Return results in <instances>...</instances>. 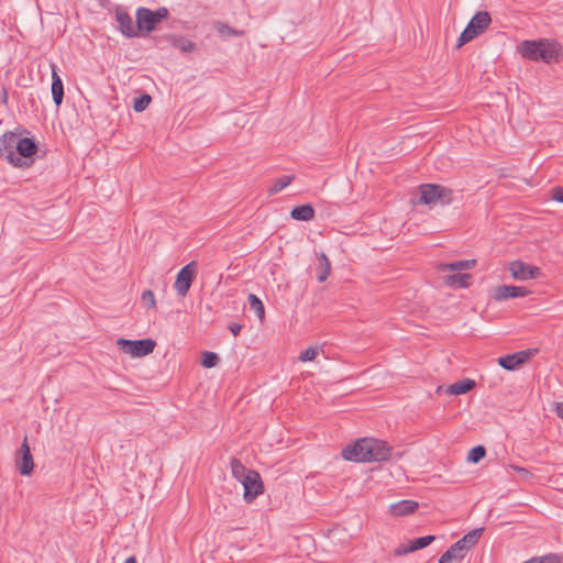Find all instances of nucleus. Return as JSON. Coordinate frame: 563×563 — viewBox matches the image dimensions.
Masks as SVG:
<instances>
[{"label":"nucleus","instance_id":"c85d7f7f","mask_svg":"<svg viewBox=\"0 0 563 563\" xmlns=\"http://www.w3.org/2000/svg\"><path fill=\"white\" fill-rule=\"evenodd\" d=\"M295 176L294 175H285L282 177H278L274 180L272 187L268 189L269 195H275L286 188Z\"/></svg>","mask_w":563,"mask_h":563},{"label":"nucleus","instance_id":"dca6fc26","mask_svg":"<svg viewBox=\"0 0 563 563\" xmlns=\"http://www.w3.org/2000/svg\"><path fill=\"white\" fill-rule=\"evenodd\" d=\"M52 70V97L56 107H59L64 100V84L57 73V66L55 63H51Z\"/></svg>","mask_w":563,"mask_h":563},{"label":"nucleus","instance_id":"0eeeda50","mask_svg":"<svg viewBox=\"0 0 563 563\" xmlns=\"http://www.w3.org/2000/svg\"><path fill=\"white\" fill-rule=\"evenodd\" d=\"M508 271L517 280L537 279L542 275L539 267L527 264L519 260L510 262Z\"/></svg>","mask_w":563,"mask_h":563},{"label":"nucleus","instance_id":"aec40b11","mask_svg":"<svg viewBox=\"0 0 563 563\" xmlns=\"http://www.w3.org/2000/svg\"><path fill=\"white\" fill-rule=\"evenodd\" d=\"M473 282V275L468 273H455L444 277V284L449 287L465 288Z\"/></svg>","mask_w":563,"mask_h":563},{"label":"nucleus","instance_id":"6ab92c4d","mask_svg":"<svg viewBox=\"0 0 563 563\" xmlns=\"http://www.w3.org/2000/svg\"><path fill=\"white\" fill-rule=\"evenodd\" d=\"M476 265L475 260H461L452 263H440L438 265V271L440 272H457L462 273L463 271H468L474 268Z\"/></svg>","mask_w":563,"mask_h":563},{"label":"nucleus","instance_id":"423d86ee","mask_svg":"<svg viewBox=\"0 0 563 563\" xmlns=\"http://www.w3.org/2000/svg\"><path fill=\"white\" fill-rule=\"evenodd\" d=\"M196 273V262H190L178 272L174 286L179 296L184 297L187 295L194 282Z\"/></svg>","mask_w":563,"mask_h":563},{"label":"nucleus","instance_id":"9b49d317","mask_svg":"<svg viewBox=\"0 0 563 563\" xmlns=\"http://www.w3.org/2000/svg\"><path fill=\"white\" fill-rule=\"evenodd\" d=\"M20 456L16 457L15 464L21 475L29 476L33 472L34 461L31 454L27 438L25 437L19 450Z\"/></svg>","mask_w":563,"mask_h":563},{"label":"nucleus","instance_id":"f257e3e1","mask_svg":"<svg viewBox=\"0 0 563 563\" xmlns=\"http://www.w3.org/2000/svg\"><path fill=\"white\" fill-rule=\"evenodd\" d=\"M391 455V448L383 440L363 438L342 450V456L353 462H383Z\"/></svg>","mask_w":563,"mask_h":563},{"label":"nucleus","instance_id":"1a4fd4ad","mask_svg":"<svg viewBox=\"0 0 563 563\" xmlns=\"http://www.w3.org/2000/svg\"><path fill=\"white\" fill-rule=\"evenodd\" d=\"M242 485L244 487V499L247 503L253 501L264 489L262 478L256 471H249V475L244 478Z\"/></svg>","mask_w":563,"mask_h":563},{"label":"nucleus","instance_id":"a19ab883","mask_svg":"<svg viewBox=\"0 0 563 563\" xmlns=\"http://www.w3.org/2000/svg\"><path fill=\"white\" fill-rule=\"evenodd\" d=\"M124 563H137V561L135 556H129Z\"/></svg>","mask_w":563,"mask_h":563},{"label":"nucleus","instance_id":"cd10ccee","mask_svg":"<svg viewBox=\"0 0 563 563\" xmlns=\"http://www.w3.org/2000/svg\"><path fill=\"white\" fill-rule=\"evenodd\" d=\"M232 475L241 483L244 482V478L247 477L249 471L243 463L236 459L233 457L230 462Z\"/></svg>","mask_w":563,"mask_h":563},{"label":"nucleus","instance_id":"79ce46f5","mask_svg":"<svg viewBox=\"0 0 563 563\" xmlns=\"http://www.w3.org/2000/svg\"><path fill=\"white\" fill-rule=\"evenodd\" d=\"M2 102H3V103H7V102H8V92H7V90H5V89H3Z\"/></svg>","mask_w":563,"mask_h":563},{"label":"nucleus","instance_id":"a211bd4d","mask_svg":"<svg viewBox=\"0 0 563 563\" xmlns=\"http://www.w3.org/2000/svg\"><path fill=\"white\" fill-rule=\"evenodd\" d=\"M418 503L415 500H400L398 503L391 504L389 507V511L393 516H407L413 514L418 509Z\"/></svg>","mask_w":563,"mask_h":563},{"label":"nucleus","instance_id":"5701e85b","mask_svg":"<svg viewBox=\"0 0 563 563\" xmlns=\"http://www.w3.org/2000/svg\"><path fill=\"white\" fill-rule=\"evenodd\" d=\"M290 217L298 221H310L314 218V209L310 203L295 207Z\"/></svg>","mask_w":563,"mask_h":563},{"label":"nucleus","instance_id":"7ed1b4c3","mask_svg":"<svg viewBox=\"0 0 563 563\" xmlns=\"http://www.w3.org/2000/svg\"><path fill=\"white\" fill-rule=\"evenodd\" d=\"M420 199L419 202L423 205H448L452 201V189L437 185V184H422L419 186Z\"/></svg>","mask_w":563,"mask_h":563},{"label":"nucleus","instance_id":"4c0bfd02","mask_svg":"<svg viewBox=\"0 0 563 563\" xmlns=\"http://www.w3.org/2000/svg\"><path fill=\"white\" fill-rule=\"evenodd\" d=\"M551 197L553 200L563 203V187H553L551 190Z\"/></svg>","mask_w":563,"mask_h":563},{"label":"nucleus","instance_id":"f03ea898","mask_svg":"<svg viewBox=\"0 0 563 563\" xmlns=\"http://www.w3.org/2000/svg\"><path fill=\"white\" fill-rule=\"evenodd\" d=\"M135 16L139 32L150 33L155 30L159 22L169 16V11L165 7H161L155 11L140 7L136 10Z\"/></svg>","mask_w":563,"mask_h":563},{"label":"nucleus","instance_id":"72a5a7b5","mask_svg":"<svg viewBox=\"0 0 563 563\" xmlns=\"http://www.w3.org/2000/svg\"><path fill=\"white\" fill-rule=\"evenodd\" d=\"M486 455V450L483 445L474 446L470 450L467 460L472 463H478Z\"/></svg>","mask_w":563,"mask_h":563},{"label":"nucleus","instance_id":"4be33fe9","mask_svg":"<svg viewBox=\"0 0 563 563\" xmlns=\"http://www.w3.org/2000/svg\"><path fill=\"white\" fill-rule=\"evenodd\" d=\"M484 529L477 528L467 532L456 542L461 545V548L467 553L477 542L479 541Z\"/></svg>","mask_w":563,"mask_h":563},{"label":"nucleus","instance_id":"ea45409f","mask_svg":"<svg viewBox=\"0 0 563 563\" xmlns=\"http://www.w3.org/2000/svg\"><path fill=\"white\" fill-rule=\"evenodd\" d=\"M554 411L556 416L563 420V402H558Z\"/></svg>","mask_w":563,"mask_h":563},{"label":"nucleus","instance_id":"c756f323","mask_svg":"<svg viewBox=\"0 0 563 563\" xmlns=\"http://www.w3.org/2000/svg\"><path fill=\"white\" fill-rule=\"evenodd\" d=\"M478 35H479L478 31H475L473 29V25L471 26L470 24H467L466 27L461 33L459 40H457L456 48L462 47L463 45H465L466 43L471 42L472 40H474Z\"/></svg>","mask_w":563,"mask_h":563},{"label":"nucleus","instance_id":"f8f14e48","mask_svg":"<svg viewBox=\"0 0 563 563\" xmlns=\"http://www.w3.org/2000/svg\"><path fill=\"white\" fill-rule=\"evenodd\" d=\"M531 291L526 287L512 286V285H500L497 286L492 295V298L496 301H504L510 298L526 297Z\"/></svg>","mask_w":563,"mask_h":563},{"label":"nucleus","instance_id":"7c9ffc66","mask_svg":"<svg viewBox=\"0 0 563 563\" xmlns=\"http://www.w3.org/2000/svg\"><path fill=\"white\" fill-rule=\"evenodd\" d=\"M247 299L250 308L255 311L260 320H263L265 316V308L262 300L254 294H250Z\"/></svg>","mask_w":563,"mask_h":563},{"label":"nucleus","instance_id":"2f4dec72","mask_svg":"<svg viewBox=\"0 0 563 563\" xmlns=\"http://www.w3.org/2000/svg\"><path fill=\"white\" fill-rule=\"evenodd\" d=\"M523 563H561V556L554 553H550L542 556H533Z\"/></svg>","mask_w":563,"mask_h":563},{"label":"nucleus","instance_id":"2eb2a0df","mask_svg":"<svg viewBox=\"0 0 563 563\" xmlns=\"http://www.w3.org/2000/svg\"><path fill=\"white\" fill-rule=\"evenodd\" d=\"M434 540V536H426L420 537L413 540L408 541L406 544H400L394 550V554L396 556L406 555L408 553L415 552L417 550L423 549L431 544V542Z\"/></svg>","mask_w":563,"mask_h":563},{"label":"nucleus","instance_id":"58836bf2","mask_svg":"<svg viewBox=\"0 0 563 563\" xmlns=\"http://www.w3.org/2000/svg\"><path fill=\"white\" fill-rule=\"evenodd\" d=\"M241 329H242V325L239 323H231L229 325V330L232 332V334L234 336H236L240 333Z\"/></svg>","mask_w":563,"mask_h":563},{"label":"nucleus","instance_id":"6e6552de","mask_svg":"<svg viewBox=\"0 0 563 563\" xmlns=\"http://www.w3.org/2000/svg\"><path fill=\"white\" fill-rule=\"evenodd\" d=\"M539 58L547 64L559 63L563 58L562 45L553 40H541V51H539Z\"/></svg>","mask_w":563,"mask_h":563},{"label":"nucleus","instance_id":"39448f33","mask_svg":"<svg viewBox=\"0 0 563 563\" xmlns=\"http://www.w3.org/2000/svg\"><path fill=\"white\" fill-rule=\"evenodd\" d=\"M117 343L124 353L131 354L134 357L146 356L151 354L156 346L155 341L152 339H143L135 341L119 339Z\"/></svg>","mask_w":563,"mask_h":563},{"label":"nucleus","instance_id":"473e14b6","mask_svg":"<svg viewBox=\"0 0 563 563\" xmlns=\"http://www.w3.org/2000/svg\"><path fill=\"white\" fill-rule=\"evenodd\" d=\"M220 358L214 352L205 351L202 353L201 365L206 368H212L218 365Z\"/></svg>","mask_w":563,"mask_h":563},{"label":"nucleus","instance_id":"4468645a","mask_svg":"<svg viewBox=\"0 0 563 563\" xmlns=\"http://www.w3.org/2000/svg\"><path fill=\"white\" fill-rule=\"evenodd\" d=\"M16 148V155L20 156L23 161L33 163V156L36 154L38 146L34 139L23 137L18 140L14 144Z\"/></svg>","mask_w":563,"mask_h":563},{"label":"nucleus","instance_id":"412c9836","mask_svg":"<svg viewBox=\"0 0 563 563\" xmlns=\"http://www.w3.org/2000/svg\"><path fill=\"white\" fill-rule=\"evenodd\" d=\"M492 23L490 14L487 11H478L474 14V16L471 19L468 24L472 26L475 31H478V34L484 33L488 26Z\"/></svg>","mask_w":563,"mask_h":563},{"label":"nucleus","instance_id":"9d476101","mask_svg":"<svg viewBox=\"0 0 563 563\" xmlns=\"http://www.w3.org/2000/svg\"><path fill=\"white\" fill-rule=\"evenodd\" d=\"M536 350H522L514 354H507L498 358V364L507 371H515L534 354Z\"/></svg>","mask_w":563,"mask_h":563},{"label":"nucleus","instance_id":"ddd939ff","mask_svg":"<svg viewBox=\"0 0 563 563\" xmlns=\"http://www.w3.org/2000/svg\"><path fill=\"white\" fill-rule=\"evenodd\" d=\"M115 21L120 32L126 37L139 35L137 25L134 26L132 16L122 8L115 10Z\"/></svg>","mask_w":563,"mask_h":563},{"label":"nucleus","instance_id":"20e7f679","mask_svg":"<svg viewBox=\"0 0 563 563\" xmlns=\"http://www.w3.org/2000/svg\"><path fill=\"white\" fill-rule=\"evenodd\" d=\"M18 135L14 132L8 131L0 139V157L8 161L14 167L27 168L31 166L30 162L23 161L16 155L14 144Z\"/></svg>","mask_w":563,"mask_h":563},{"label":"nucleus","instance_id":"393cba45","mask_svg":"<svg viewBox=\"0 0 563 563\" xmlns=\"http://www.w3.org/2000/svg\"><path fill=\"white\" fill-rule=\"evenodd\" d=\"M168 40L173 47L184 53L192 52L196 48V44L191 40L181 35H170Z\"/></svg>","mask_w":563,"mask_h":563},{"label":"nucleus","instance_id":"f704fd0d","mask_svg":"<svg viewBox=\"0 0 563 563\" xmlns=\"http://www.w3.org/2000/svg\"><path fill=\"white\" fill-rule=\"evenodd\" d=\"M151 100H152L151 96H150V95L144 93V95L140 96L139 98H136V99L134 100L133 109H134L136 112H142V111H144V110L148 107V104H150Z\"/></svg>","mask_w":563,"mask_h":563},{"label":"nucleus","instance_id":"b1692460","mask_svg":"<svg viewBox=\"0 0 563 563\" xmlns=\"http://www.w3.org/2000/svg\"><path fill=\"white\" fill-rule=\"evenodd\" d=\"M465 555L466 552L455 542L440 556L439 563H450L453 560H462Z\"/></svg>","mask_w":563,"mask_h":563},{"label":"nucleus","instance_id":"e433bc0d","mask_svg":"<svg viewBox=\"0 0 563 563\" xmlns=\"http://www.w3.org/2000/svg\"><path fill=\"white\" fill-rule=\"evenodd\" d=\"M317 355H318L317 347H308L300 353L299 361L300 362H310V361H313Z\"/></svg>","mask_w":563,"mask_h":563},{"label":"nucleus","instance_id":"f3484780","mask_svg":"<svg viewBox=\"0 0 563 563\" xmlns=\"http://www.w3.org/2000/svg\"><path fill=\"white\" fill-rule=\"evenodd\" d=\"M539 51H541V40L539 41H523L519 45V53L522 57L531 60H540Z\"/></svg>","mask_w":563,"mask_h":563},{"label":"nucleus","instance_id":"bb28decb","mask_svg":"<svg viewBox=\"0 0 563 563\" xmlns=\"http://www.w3.org/2000/svg\"><path fill=\"white\" fill-rule=\"evenodd\" d=\"M317 271H318V276H317L318 280L320 283L325 282L331 272V263L324 253H321V255L319 257V267Z\"/></svg>","mask_w":563,"mask_h":563},{"label":"nucleus","instance_id":"c9c22d12","mask_svg":"<svg viewBox=\"0 0 563 563\" xmlns=\"http://www.w3.org/2000/svg\"><path fill=\"white\" fill-rule=\"evenodd\" d=\"M141 300H142V305L147 308V309H152L155 307L156 305V301H155V295L152 290H144L142 292V297H141Z\"/></svg>","mask_w":563,"mask_h":563},{"label":"nucleus","instance_id":"a878e982","mask_svg":"<svg viewBox=\"0 0 563 563\" xmlns=\"http://www.w3.org/2000/svg\"><path fill=\"white\" fill-rule=\"evenodd\" d=\"M475 382L470 378H465L463 380H459L448 387V393L450 395H463L468 393L475 387Z\"/></svg>","mask_w":563,"mask_h":563}]
</instances>
